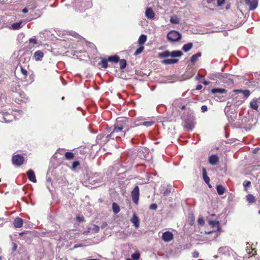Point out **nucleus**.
Instances as JSON below:
<instances>
[{
  "label": "nucleus",
  "instance_id": "1",
  "mask_svg": "<svg viewBox=\"0 0 260 260\" xmlns=\"http://www.w3.org/2000/svg\"><path fill=\"white\" fill-rule=\"evenodd\" d=\"M129 120L125 117L119 118L116 122L113 125V128L110 134L106 137L102 134L97 136V143L101 145L107 143L110 140L120 139L121 137H124L126 133L131 131L134 127H128Z\"/></svg>",
  "mask_w": 260,
  "mask_h": 260
},
{
  "label": "nucleus",
  "instance_id": "2",
  "mask_svg": "<svg viewBox=\"0 0 260 260\" xmlns=\"http://www.w3.org/2000/svg\"><path fill=\"white\" fill-rule=\"evenodd\" d=\"M183 55V53L180 50H176L170 52L169 50L165 51L158 54L160 58H166L169 56L172 57H180Z\"/></svg>",
  "mask_w": 260,
  "mask_h": 260
},
{
  "label": "nucleus",
  "instance_id": "3",
  "mask_svg": "<svg viewBox=\"0 0 260 260\" xmlns=\"http://www.w3.org/2000/svg\"><path fill=\"white\" fill-rule=\"evenodd\" d=\"M167 38L170 42H177L181 38V34L176 30H171L167 35Z\"/></svg>",
  "mask_w": 260,
  "mask_h": 260
},
{
  "label": "nucleus",
  "instance_id": "4",
  "mask_svg": "<svg viewBox=\"0 0 260 260\" xmlns=\"http://www.w3.org/2000/svg\"><path fill=\"white\" fill-rule=\"evenodd\" d=\"M12 164L16 166H21L24 162V157L20 154H16L12 158Z\"/></svg>",
  "mask_w": 260,
  "mask_h": 260
},
{
  "label": "nucleus",
  "instance_id": "5",
  "mask_svg": "<svg viewBox=\"0 0 260 260\" xmlns=\"http://www.w3.org/2000/svg\"><path fill=\"white\" fill-rule=\"evenodd\" d=\"M133 201L137 205L139 202L140 191L138 186H136L131 193Z\"/></svg>",
  "mask_w": 260,
  "mask_h": 260
},
{
  "label": "nucleus",
  "instance_id": "6",
  "mask_svg": "<svg viewBox=\"0 0 260 260\" xmlns=\"http://www.w3.org/2000/svg\"><path fill=\"white\" fill-rule=\"evenodd\" d=\"M173 234L171 232H166L163 233L162 239L166 242L171 241L173 239Z\"/></svg>",
  "mask_w": 260,
  "mask_h": 260
},
{
  "label": "nucleus",
  "instance_id": "7",
  "mask_svg": "<svg viewBox=\"0 0 260 260\" xmlns=\"http://www.w3.org/2000/svg\"><path fill=\"white\" fill-rule=\"evenodd\" d=\"M28 179L32 182L36 183L37 179L35 172L31 169H29L26 173Z\"/></svg>",
  "mask_w": 260,
  "mask_h": 260
},
{
  "label": "nucleus",
  "instance_id": "8",
  "mask_svg": "<svg viewBox=\"0 0 260 260\" xmlns=\"http://www.w3.org/2000/svg\"><path fill=\"white\" fill-rule=\"evenodd\" d=\"M246 4L249 6V9L250 11H253L257 8L258 1L257 0H250L246 2Z\"/></svg>",
  "mask_w": 260,
  "mask_h": 260
},
{
  "label": "nucleus",
  "instance_id": "9",
  "mask_svg": "<svg viewBox=\"0 0 260 260\" xmlns=\"http://www.w3.org/2000/svg\"><path fill=\"white\" fill-rule=\"evenodd\" d=\"M146 17L149 19H153L155 16V14L151 8H147L145 11Z\"/></svg>",
  "mask_w": 260,
  "mask_h": 260
},
{
  "label": "nucleus",
  "instance_id": "10",
  "mask_svg": "<svg viewBox=\"0 0 260 260\" xmlns=\"http://www.w3.org/2000/svg\"><path fill=\"white\" fill-rule=\"evenodd\" d=\"M13 224L16 228H21L23 224V220L22 218L17 217L14 219Z\"/></svg>",
  "mask_w": 260,
  "mask_h": 260
},
{
  "label": "nucleus",
  "instance_id": "11",
  "mask_svg": "<svg viewBox=\"0 0 260 260\" xmlns=\"http://www.w3.org/2000/svg\"><path fill=\"white\" fill-rule=\"evenodd\" d=\"M131 221L134 224L136 228H138L139 226V219L135 213L133 214V216L131 219Z\"/></svg>",
  "mask_w": 260,
  "mask_h": 260
},
{
  "label": "nucleus",
  "instance_id": "12",
  "mask_svg": "<svg viewBox=\"0 0 260 260\" xmlns=\"http://www.w3.org/2000/svg\"><path fill=\"white\" fill-rule=\"evenodd\" d=\"M209 162L212 165H216L219 162V157L216 155H212L209 158Z\"/></svg>",
  "mask_w": 260,
  "mask_h": 260
},
{
  "label": "nucleus",
  "instance_id": "13",
  "mask_svg": "<svg viewBox=\"0 0 260 260\" xmlns=\"http://www.w3.org/2000/svg\"><path fill=\"white\" fill-rule=\"evenodd\" d=\"M203 177L204 181L208 185L209 187H211V185L209 184L210 178L207 176L206 170L205 168H203Z\"/></svg>",
  "mask_w": 260,
  "mask_h": 260
},
{
  "label": "nucleus",
  "instance_id": "14",
  "mask_svg": "<svg viewBox=\"0 0 260 260\" xmlns=\"http://www.w3.org/2000/svg\"><path fill=\"white\" fill-rule=\"evenodd\" d=\"M178 61L177 59H166L162 61V63L165 64H172L177 63Z\"/></svg>",
  "mask_w": 260,
  "mask_h": 260
},
{
  "label": "nucleus",
  "instance_id": "15",
  "mask_svg": "<svg viewBox=\"0 0 260 260\" xmlns=\"http://www.w3.org/2000/svg\"><path fill=\"white\" fill-rule=\"evenodd\" d=\"M147 41V37L145 35H141L138 39V43L139 45H143Z\"/></svg>",
  "mask_w": 260,
  "mask_h": 260
},
{
  "label": "nucleus",
  "instance_id": "16",
  "mask_svg": "<svg viewBox=\"0 0 260 260\" xmlns=\"http://www.w3.org/2000/svg\"><path fill=\"white\" fill-rule=\"evenodd\" d=\"M23 21H20L18 22L14 23L12 24L11 28L14 30H17L21 28L22 27Z\"/></svg>",
  "mask_w": 260,
  "mask_h": 260
},
{
  "label": "nucleus",
  "instance_id": "17",
  "mask_svg": "<svg viewBox=\"0 0 260 260\" xmlns=\"http://www.w3.org/2000/svg\"><path fill=\"white\" fill-rule=\"evenodd\" d=\"M219 253H220L221 254H229V248L228 247H222L219 248L218 249Z\"/></svg>",
  "mask_w": 260,
  "mask_h": 260
},
{
  "label": "nucleus",
  "instance_id": "18",
  "mask_svg": "<svg viewBox=\"0 0 260 260\" xmlns=\"http://www.w3.org/2000/svg\"><path fill=\"white\" fill-rule=\"evenodd\" d=\"M43 56L44 53L40 50L37 51L34 54V56L36 60H41Z\"/></svg>",
  "mask_w": 260,
  "mask_h": 260
},
{
  "label": "nucleus",
  "instance_id": "19",
  "mask_svg": "<svg viewBox=\"0 0 260 260\" xmlns=\"http://www.w3.org/2000/svg\"><path fill=\"white\" fill-rule=\"evenodd\" d=\"M211 92L212 93H219L220 94L222 93H225L227 92V90L223 88H213L211 90Z\"/></svg>",
  "mask_w": 260,
  "mask_h": 260
},
{
  "label": "nucleus",
  "instance_id": "20",
  "mask_svg": "<svg viewBox=\"0 0 260 260\" xmlns=\"http://www.w3.org/2000/svg\"><path fill=\"white\" fill-rule=\"evenodd\" d=\"M250 107L255 110H257L258 108V104L257 100H253L250 103Z\"/></svg>",
  "mask_w": 260,
  "mask_h": 260
},
{
  "label": "nucleus",
  "instance_id": "21",
  "mask_svg": "<svg viewBox=\"0 0 260 260\" xmlns=\"http://www.w3.org/2000/svg\"><path fill=\"white\" fill-rule=\"evenodd\" d=\"M107 59L110 62L117 63L119 60V57L117 55H115L113 56H110Z\"/></svg>",
  "mask_w": 260,
  "mask_h": 260
},
{
  "label": "nucleus",
  "instance_id": "22",
  "mask_svg": "<svg viewBox=\"0 0 260 260\" xmlns=\"http://www.w3.org/2000/svg\"><path fill=\"white\" fill-rule=\"evenodd\" d=\"M216 189H217V193L219 195L223 194L225 192V187L221 184L218 185L217 186Z\"/></svg>",
  "mask_w": 260,
  "mask_h": 260
},
{
  "label": "nucleus",
  "instance_id": "23",
  "mask_svg": "<svg viewBox=\"0 0 260 260\" xmlns=\"http://www.w3.org/2000/svg\"><path fill=\"white\" fill-rule=\"evenodd\" d=\"M235 92H241L243 94L244 96L247 98L250 95V91L249 90H242V89H235L234 90Z\"/></svg>",
  "mask_w": 260,
  "mask_h": 260
},
{
  "label": "nucleus",
  "instance_id": "24",
  "mask_svg": "<svg viewBox=\"0 0 260 260\" xmlns=\"http://www.w3.org/2000/svg\"><path fill=\"white\" fill-rule=\"evenodd\" d=\"M193 47V44L192 43H188L183 45L182 49L184 52L189 51Z\"/></svg>",
  "mask_w": 260,
  "mask_h": 260
},
{
  "label": "nucleus",
  "instance_id": "25",
  "mask_svg": "<svg viewBox=\"0 0 260 260\" xmlns=\"http://www.w3.org/2000/svg\"><path fill=\"white\" fill-rule=\"evenodd\" d=\"M246 199L248 203L250 204L254 203L256 200L255 197L252 194H248L246 196Z\"/></svg>",
  "mask_w": 260,
  "mask_h": 260
},
{
  "label": "nucleus",
  "instance_id": "26",
  "mask_svg": "<svg viewBox=\"0 0 260 260\" xmlns=\"http://www.w3.org/2000/svg\"><path fill=\"white\" fill-rule=\"evenodd\" d=\"M112 210L114 214H117L120 211L119 206L116 203L112 204Z\"/></svg>",
  "mask_w": 260,
  "mask_h": 260
},
{
  "label": "nucleus",
  "instance_id": "27",
  "mask_svg": "<svg viewBox=\"0 0 260 260\" xmlns=\"http://www.w3.org/2000/svg\"><path fill=\"white\" fill-rule=\"evenodd\" d=\"M209 224L212 227H217V231H219L220 229L219 222L218 221L210 220L209 221Z\"/></svg>",
  "mask_w": 260,
  "mask_h": 260
},
{
  "label": "nucleus",
  "instance_id": "28",
  "mask_svg": "<svg viewBox=\"0 0 260 260\" xmlns=\"http://www.w3.org/2000/svg\"><path fill=\"white\" fill-rule=\"evenodd\" d=\"M170 22L172 24H177L179 23L180 19L176 15H174L171 17Z\"/></svg>",
  "mask_w": 260,
  "mask_h": 260
},
{
  "label": "nucleus",
  "instance_id": "29",
  "mask_svg": "<svg viewBox=\"0 0 260 260\" xmlns=\"http://www.w3.org/2000/svg\"><path fill=\"white\" fill-rule=\"evenodd\" d=\"M75 155L73 152H66L64 154L65 158L67 160H71L74 158Z\"/></svg>",
  "mask_w": 260,
  "mask_h": 260
},
{
  "label": "nucleus",
  "instance_id": "30",
  "mask_svg": "<svg viewBox=\"0 0 260 260\" xmlns=\"http://www.w3.org/2000/svg\"><path fill=\"white\" fill-rule=\"evenodd\" d=\"M144 49V46L143 45H139V47L136 49L134 53L135 56L138 55L141 53Z\"/></svg>",
  "mask_w": 260,
  "mask_h": 260
},
{
  "label": "nucleus",
  "instance_id": "31",
  "mask_svg": "<svg viewBox=\"0 0 260 260\" xmlns=\"http://www.w3.org/2000/svg\"><path fill=\"white\" fill-rule=\"evenodd\" d=\"M119 64H120V68L121 70L124 69L126 66L127 63L126 61L124 59H119Z\"/></svg>",
  "mask_w": 260,
  "mask_h": 260
},
{
  "label": "nucleus",
  "instance_id": "32",
  "mask_svg": "<svg viewBox=\"0 0 260 260\" xmlns=\"http://www.w3.org/2000/svg\"><path fill=\"white\" fill-rule=\"evenodd\" d=\"M108 61H109L108 60V59L102 58L101 61V63H100V64L102 66V67L104 69L107 68L108 67Z\"/></svg>",
  "mask_w": 260,
  "mask_h": 260
},
{
  "label": "nucleus",
  "instance_id": "33",
  "mask_svg": "<svg viewBox=\"0 0 260 260\" xmlns=\"http://www.w3.org/2000/svg\"><path fill=\"white\" fill-rule=\"evenodd\" d=\"M201 53H196V54H195L193 55L191 57V58H190V61H191V62H192V63L195 62L197 60L198 58L200 56H201Z\"/></svg>",
  "mask_w": 260,
  "mask_h": 260
},
{
  "label": "nucleus",
  "instance_id": "34",
  "mask_svg": "<svg viewBox=\"0 0 260 260\" xmlns=\"http://www.w3.org/2000/svg\"><path fill=\"white\" fill-rule=\"evenodd\" d=\"M154 123V121H145L140 124H137V126L142 125H144L145 126H150L153 125Z\"/></svg>",
  "mask_w": 260,
  "mask_h": 260
},
{
  "label": "nucleus",
  "instance_id": "35",
  "mask_svg": "<svg viewBox=\"0 0 260 260\" xmlns=\"http://www.w3.org/2000/svg\"><path fill=\"white\" fill-rule=\"evenodd\" d=\"M20 67L21 73L23 75L24 79H25L27 76V71L26 69H25L23 67H22V66H20Z\"/></svg>",
  "mask_w": 260,
  "mask_h": 260
},
{
  "label": "nucleus",
  "instance_id": "36",
  "mask_svg": "<svg viewBox=\"0 0 260 260\" xmlns=\"http://www.w3.org/2000/svg\"><path fill=\"white\" fill-rule=\"evenodd\" d=\"M131 256L134 259V260H139L140 256V254L139 252L137 251L132 254Z\"/></svg>",
  "mask_w": 260,
  "mask_h": 260
},
{
  "label": "nucleus",
  "instance_id": "37",
  "mask_svg": "<svg viewBox=\"0 0 260 260\" xmlns=\"http://www.w3.org/2000/svg\"><path fill=\"white\" fill-rule=\"evenodd\" d=\"M80 162L78 160L75 161L72 164V169L75 170L80 166Z\"/></svg>",
  "mask_w": 260,
  "mask_h": 260
},
{
  "label": "nucleus",
  "instance_id": "38",
  "mask_svg": "<svg viewBox=\"0 0 260 260\" xmlns=\"http://www.w3.org/2000/svg\"><path fill=\"white\" fill-rule=\"evenodd\" d=\"M157 205L155 203L152 204L149 206V209L150 210H155L157 209Z\"/></svg>",
  "mask_w": 260,
  "mask_h": 260
},
{
  "label": "nucleus",
  "instance_id": "39",
  "mask_svg": "<svg viewBox=\"0 0 260 260\" xmlns=\"http://www.w3.org/2000/svg\"><path fill=\"white\" fill-rule=\"evenodd\" d=\"M217 6L220 7L224 5L225 3V0H217Z\"/></svg>",
  "mask_w": 260,
  "mask_h": 260
},
{
  "label": "nucleus",
  "instance_id": "40",
  "mask_svg": "<svg viewBox=\"0 0 260 260\" xmlns=\"http://www.w3.org/2000/svg\"><path fill=\"white\" fill-rule=\"evenodd\" d=\"M198 222L199 224L204 225L205 221L203 217H199L198 219Z\"/></svg>",
  "mask_w": 260,
  "mask_h": 260
},
{
  "label": "nucleus",
  "instance_id": "41",
  "mask_svg": "<svg viewBox=\"0 0 260 260\" xmlns=\"http://www.w3.org/2000/svg\"><path fill=\"white\" fill-rule=\"evenodd\" d=\"M93 230L95 233H98L100 231V227L97 225L94 224Z\"/></svg>",
  "mask_w": 260,
  "mask_h": 260
},
{
  "label": "nucleus",
  "instance_id": "42",
  "mask_svg": "<svg viewBox=\"0 0 260 260\" xmlns=\"http://www.w3.org/2000/svg\"><path fill=\"white\" fill-rule=\"evenodd\" d=\"M171 192L170 188H167L164 192V195L167 196Z\"/></svg>",
  "mask_w": 260,
  "mask_h": 260
},
{
  "label": "nucleus",
  "instance_id": "43",
  "mask_svg": "<svg viewBox=\"0 0 260 260\" xmlns=\"http://www.w3.org/2000/svg\"><path fill=\"white\" fill-rule=\"evenodd\" d=\"M243 186L245 187H246L247 186H250V185L251 184V182L250 181H245L244 182H243Z\"/></svg>",
  "mask_w": 260,
  "mask_h": 260
},
{
  "label": "nucleus",
  "instance_id": "44",
  "mask_svg": "<svg viewBox=\"0 0 260 260\" xmlns=\"http://www.w3.org/2000/svg\"><path fill=\"white\" fill-rule=\"evenodd\" d=\"M208 110V108L207 107V106L206 105H203L201 107V110L202 111V112H206Z\"/></svg>",
  "mask_w": 260,
  "mask_h": 260
},
{
  "label": "nucleus",
  "instance_id": "45",
  "mask_svg": "<svg viewBox=\"0 0 260 260\" xmlns=\"http://www.w3.org/2000/svg\"><path fill=\"white\" fill-rule=\"evenodd\" d=\"M199 253L198 251H196L192 253V256L194 258H197L199 257Z\"/></svg>",
  "mask_w": 260,
  "mask_h": 260
},
{
  "label": "nucleus",
  "instance_id": "46",
  "mask_svg": "<svg viewBox=\"0 0 260 260\" xmlns=\"http://www.w3.org/2000/svg\"><path fill=\"white\" fill-rule=\"evenodd\" d=\"M76 219L78 220L79 222H82L84 220V217L83 216L80 217V216H77Z\"/></svg>",
  "mask_w": 260,
  "mask_h": 260
},
{
  "label": "nucleus",
  "instance_id": "47",
  "mask_svg": "<svg viewBox=\"0 0 260 260\" xmlns=\"http://www.w3.org/2000/svg\"><path fill=\"white\" fill-rule=\"evenodd\" d=\"M29 42L30 43H33L34 44H37V40L35 39L31 38L29 40Z\"/></svg>",
  "mask_w": 260,
  "mask_h": 260
},
{
  "label": "nucleus",
  "instance_id": "48",
  "mask_svg": "<svg viewBox=\"0 0 260 260\" xmlns=\"http://www.w3.org/2000/svg\"><path fill=\"white\" fill-rule=\"evenodd\" d=\"M203 86L201 84H198L196 88V90H199L202 88Z\"/></svg>",
  "mask_w": 260,
  "mask_h": 260
},
{
  "label": "nucleus",
  "instance_id": "49",
  "mask_svg": "<svg viewBox=\"0 0 260 260\" xmlns=\"http://www.w3.org/2000/svg\"><path fill=\"white\" fill-rule=\"evenodd\" d=\"M113 128V126L110 127H107L106 129L108 132H110L111 133V132L112 131Z\"/></svg>",
  "mask_w": 260,
  "mask_h": 260
},
{
  "label": "nucleus",
  "instance_id": "50",
  "mask_svg": "<svg viewBox=\"0 0 260 260\" xmlns=\"http://www.w3.org/2000/svg\"><path fill=\"white\" fill-rule=\"evenodd\" d=\"M85 149V148H83V150H80V153L81 154H85V153H86V151H85L84 150V149Z\"/></svg>",
  "mask_w": 260,
  "mask_h": 260
},
{
  "label": "nucleus",
  "instance_id": "51",
  "mask_svg": "<svg viewBox=\"0 0 260 260\" xmlns=\"http://www.w3.org/2000/svg\"><path fill=\"white\" fill-rule=\"evenodd\" d=\"M28 9H27L26 7L24 8V9H22V12L23 13H27V12H28Z\"/></svg>",
  "mask_w": 260,
  "mask_h": 260
},
{
  "label": "nucleus",
  "instance_id": "52",
  "mask_svg": "<svg viewBox=\"0 0 260 260\" xmlns=\"http://www.w3.org/2000/svg\"><path fill=\"white\" fill-rule=\"evenodd\" d=\"M230 7H231V4H230V3H228V4L226 5V10L229 9Z\"/></svg>",
  "mask_w": 260,
  "mask_h": 260
},
{
  "label": "nucleus",
  "instance_id": "53",
  "mask_svg": "<svg viewBox=\"0 0 260 260\" xmlns=\"http://www.w3.org/2000/svg\"><path fill=\"white\" fill-rule=\"evenodd\" d=\"M253 249H252V251H253ZM248 253H249V254L250 256L255 254V253H252V251H249V252H248Z\"/></svg>",
  "mask_w": 260,
  "mask_h": 260
},
{
  "label": "nucleus",
  "instance_id": "54",
  "mask_svg": "<svg viewBox=\"0 0 260 260\" xmlns=\"http://www.w3.org/2000/svg\"><path fill=\"white\" fill-rule=\"evenodd\" d=\"M215 0H206L207 1V3L208 4H211L212 3V2H213L214 1H215Z\"/></svg>",
  "mask_w": 260,
  "mask_h": 260
},
{
  "label": "nucleus",
  "instance_id": "55",
  "mask_svg": "<svg viewBox=\"0 0 260 260\" xmlns=\"http://www.w3.org/2000/svg\"><path fill=\"white\" fill-rule=\"evenodd\" d=\"M181 110H185V109H186V106H185V105H183V106H182V107L181 108Z\"/></svg>",
  "mask_w": 260,
  "mask_h": 260
},
{
  "label": "nucleus",
  "instance_id": "56",
  "mask_svg": "<svg viewBox=\"0 0 260 260\" xmlns=\"http://www.w3.org/2000/svg\"><path fill=\"white\" fill-rule=\"evenodd\" d=\"M203 84H204V85H208L209 82H208V81H204L203 82Z\"/></svg>",
  "mask_w": 260,
  "mask_h": 260
},
{
  "label": "nucleus",
  "instance_id": "57",
  "mask_svg": "<svg viewBox=\"0 0 260 260\" xmlns=\"http://www.w3.org/2000/svg\"><path fill=\"white\" fill-rule=\"evenodd\" d=\"M229 80H230V82L232 83H234V81L233 80H232L231 79H229Z\"/></svg>",
  "mask_w": 260,
  "mask_h": 260
},
{
  "label": "nucleus",
  "instance_id": "58",
  "mask_svg": "<svg viewBox=\"0 0 260 260\" xmlns=\"http://www.w3.org/2000/svg\"><path fill=\"white\" fill-rule=\"evenodd\" d=\"M80 246L79 245H74V248H77L78 247H79Z\"/></svg>",
  "mask_w": 260,
  "mask_h": 260
},
{
  "label": "nucleus",
  "instance_id": "59",
  "mask_svg": "<svg viewBox=\"0 0 260 260\" xmlns=\"http://www.w3.org/2000/svg\"><path fill=\"white\" fill-rule=\"evenodd\" d=\"M16 247H17V245L16 244H15V245L14 246V249L15 250L16 249Z\"/></svg>",
  "mask_w": 260,
  "mask_h": 260
},
{
  "label": "nucleus",
  "instance_id": "60",
  "mask_svg": "<svg viewBox=\"0 0 260 260\" xmlns=\"http://www.w3.org/2000/svg\"><path fill=\"white\" fill-rule=\"evenodd\" d=\"M86 260H100V259H87Z\"/></svg>",
  "mask_w": 260,
  "mask_h": 260
},
{
  "label": "nucleus",
  "instance_id": "61",
  "mask_svg": "<svg viewBox=\"0 0 260 260\" xmlns=\"http://www.w3.org/2000/svg\"><path fill=\"white\" fill-rule=\"evenodd\" d=\"M257 149H259V148H256L254 149V151H257Z\"/></svg>",
  "mask_w": 260,
  "mask_h": 260
},
{
  "label": "nucleus",
  "instance_id": "62",
  "mask_svg": "<svg viewBox=\"0 0 260 260\" xmlns=\"http://www.w3.org/2000/svg\"><path fill=\"white\" fill-rule=\"evenodd\" d=\"M258 212L260 214V210H258Z\"/></svg>",
  "mask_w": 260,
  "mask_h": 260
},
{
  "label": "nucleus",
  "instance_id": "63",
  "mask_svg": "<svg viewBox=\"0 0 260 260\" xmlns=\"http://www.w3.org/2000/svg\"><path fill=\"white\" fill-rule=\"evenodd\" d=\"M189 127L190 128H191V125H190V124L189 125Z\"/></svg>",
  "mask_w": 260,
  "mask_h": 260
}]
</instances>
